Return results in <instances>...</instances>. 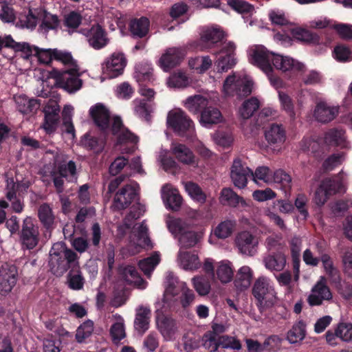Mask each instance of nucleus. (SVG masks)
Here are the masks:
<instances>
[{
	"label": "nucleus",
	"mask_w": 352,
	"mask_h": 352,
	"mask_svg": "<svg viewBox=\"0 0 352 352\" xmlns=\"http://www.w3.org/2000/svg\"><path fill=\"white\" fill-rule=\"evenodd\" d=\"M216 275L222 283L230 282L233 278L234 270L231 262L223 260L216 265Z\"/></svg>",
	"instance_id": "nucleus-39"
},
{
	"label": "nucleus",
	"mask_w": 352,
	"mask_h": 352,
	"mask_svg": "<svg viewBox=\"0 0 352 352\" xmlns=\"http://www.w3.org/2000/svg\"><path fill=\"white\" fill-rule=\"evenodd\" d=\"M235 51L236 45L233 42L229 41L225 43L220 51L215 54L219 55L214 62L217 72H227L236 65L237 60Z\"/></svg>",
	"instance_id": "nucleus-6"
},
{
	"label": "nucleus",
	"mask_w": 352,
	"mask_h": 352,
	"mask_svg": "<svg viewBox=\"0 0 352 352\" xmlns=\"http://www.w3.org/2000/svg\"><path fill=\"white\" fill-rule=\"evenodd\" d=\"M207 105L208 100L201 95L190 96L184 102L186 108L195 114L198 113L201 109L206 107Z\"/></svg>",
	"instance_id": "nucleus-42"
},
{
	"label": "nucleus",
	"mask_w": 352,
	"mask_h": 352,
	"mask_svg": "<svg viewBox=\"0 0 352 352\" xmlns=\"http://www.w3.org/2000/svg\"><path fill=\"white\" fill-rule=\"evenodd\" d=\"M111 131L114 135L118 136L120 143L138 142V137L124 128L120 117L114 116L112 118Z\"/></svg>",
	"instance_id": "nucleus-26"
},
{
	"label": "nucleus",
	"mask_w": 352,
	"mask_h": 352,
	"mask_svg": "<svg viewBox=\"0 0 352 352\" xmlns=\"http://www.w3.org/2000/svg\"><path fill=\"white\" fill-rule=\"evenodd\" d=\"M107 320L111 323L110 335L113 342L117 343L126 337L124 320L120 315L116 314L109 316Z\"/></svg>",
	"instance_id": "nucleus-25"
},
{
	"label": "nucleus",
	"mask_w": 352,
	"mask_h": 352,
	"mask_svg": "<svg viewBox=\"0 0 352 352\" xmlns=\"http://www.w3.org/2000/svg\"><path fill=\"white\" fill-rule=\"evenodd\" d=\"M324 142L330 146H338L342 148L348 147L349 143L346 140L345 132L339 129H329L324 134Z\"/></svg>",
	"instance_id": "nucleus-36"
},
{
	"label": "nucleus",
	"mask_w": 352,
	"mask_h": 352,
	"mask_svg": "<svg viewBox=\"0 0 352 352\" xmlns=\"http://www.w3.org/2000/svg\"><path fill=\"white\" fill-rule=\"evenodd\" d=\"M273 173L267 166H261L257 167L254 172L252 170L251 177L256 184L262 182L266 184H272Z\"/></svg>",
	"instance_id": "nucleus-44"
},
{
	"label": "nucleus",
	"mask_w": 352,
	"mask_h": 352,
	"mask_svg": "<svg viewBox=\"0 0 352 352\" xmlns=\"http://www.w3.org/2000/svg\"><path fill=\"white\" fill-rule=\"evenodd\" d=\"M253 82L247 77L233 73L226 77L223 83L222 94L225 98L248 96L252 91Z\"/></svg>",
	"instance_id": "nucleus-4"
},
{
	"label": "nucleus",
	"mask_w": 352,
	"mask_h": 352,
	"mask_svg": "<svg viewBox=\"0 0 352 352\" xmlns=\"http://www.w3.org/2000/svg\"><path fill=\"white\" fill-rule=\"evenodd\" d=\"M166 225L169 231L175 236L179 237L188 228V224L181 219L168 217Z\"/></svg>",
	"instance_id": "nucleus-49"
},
{
	"label": "nucleus",
	"mask_w": 352,
	"mask_h": 352,
	"mask_svg": "<svg viewBox=\"0 0 352 352\" xmlns=\"http://www.w3.org/2000/svg\"><path fill=\"white\" fill-rule=\"evenodd\" d=\"M223 121L221 111L216 107L205 108L201 113L199 122L205 127H210Z\"/></svg>",
	"instance_id": "nucleus-34"
},
{
	"label": "nucleus",
	"mask_w": 352,
	"mask_h": 352,
	"mask_svg": "<svg viewBox=\"0 0 352 352\" xmlns=\"http://www.w3.org/2000/svg\"><path fill=\"white\" fill-rule=\"evenodd\" d=\"M339 113V106L331 105L322 101L319 102L314 109V116L320 122L327 123L334 120Z\"/></svg>",
	"instance_id": "nucleus-19"
},
{
	"label": "nucleus",
	"mask_w": 352,
	"mask_h": 352,
	"mask_svg": "<svg viewBox=\"0 0 352 352\" xmlns=\"http://www.w3.org/2000/svg\"><path fill=\"white\" fill-rule=\"evenodd\" d=\"M80 75L79 69L72 72L68 69L62 72L55 71L56 84L69 93H74L79 90L82 87V80L78 78Z\"/></svg>",
	"instance_id": "nucleus-9"
},
{
	"label": "nucleus",
	"mask_w": 352,
	"mask_h": 352,
	"mask_svg": "<svg viewBox=\"0 0 352 352\" xmlns=\"http://www.w3.org/2000/svg\"><path fill=\"white\" fill-rule=\"evenodd\" d=\"M272 179V184H280L285 188H291V176L281 169L276 170L273 173Z\"/></svg>",
	"instance_id": "nucleus-60"
},
{
	"label": "nucleus",
	"mask_w": 352,
	"mask_h": 352,
	"mask_svg": "<svg viewBox=\"0 0 352 352\" xmlns=\"http://www.w3.org/2000/svg\"><path fill=\"white\" fill-rule=\"evenodd\" d=\"M67 283L70 289L80 290L82 289L85 280L82 272L79 270V265L76 268H72L67 275Z\"/></svg>",
	"instance_id": "nucleus-45"
},
{
	"label": "nucleus",
	"mask_w": 352,
	"mask_h": 352,
	"mask_svg": "<svg viewBox=\"0 0 352 352\" xmlns=\"http://www.w3.org/2000/svg\"><path fill=\"white\" fill-rule=\"evenodd\" d=\"M265 137L270 145L278 146L286 139L285 130L281 124H272L265 129Z\"/></svg>",
	"instance_id": "nucleus-29"
},
{
	"label": "nucleus",
	"mask_w": 352,
	"mask_h": 352,
	"mask_svg": "<svg viewBox=\"0 0 352 352\" xmlns=\"http://www.w3.org/2000/svg\"><path fill=\"white\" fill-rule=\"evenodd\" d=\"M274 54L270 52L263 46H255L250 52V61L252 64L258 67L266 74L272 71L271 63Z\"/></svg>",
	"instance_id": "nucleus-12"
},
{
	"label": "nucleus",
	"mask_w": 352,
	"mask_h": 352,
	"mask_svg": "<svg viewBox=\"0 0 352 352\" xmlns=\"http://www.w3.org/2000/svg\"><path fill=\"white\" fill-rule=\"evenodd\" d=\"M18 110L23 114L33 113L40 107L37 100L29 99L25 96H17L14 98Z\"/></svg>",
	"instance_id": "nucleus-37"
},
{
	"label": "nucleus",
	"mask_w": 352,
	"mask_h": 352,
	"mask_svg": "<svg viewBox=\"0 0 352 352\" xmlns=\"http://www.w3.org/2000/svg\"><path fill=\"white\" fill-rule=\"evenodd\" d=\"M149 26V20L146 17H141L131 21L129 30L133 36L142 38L148 34Z\"/></svg>",
	"instance_id": "nucleus-38"
},
{
	"label": "nucleus",
	"mask_w": 352,
	"mask_h": 352,
	"mask_svg": "<svg viewBox=\"0 0 352 352\" xmlns=\"http://www.w3.org/2000/svg\"><path fill=\"white\" fill-rule=\"evenodd\" d=\"M122 278L128 283L134 285L138 288L143 289L147 283L139 276L135 268L131 265H122L119 268Z\"/></svg>",
	"instance_id": "nucleus-30"
},
{
	"label": "nucleus",
	"mask_w": 352,
	"mask_h": 352,
	"mask_svg": "<svg viewBox=\"0 0 352 352\" xmlns=\"http://www.w3.org/2000/svg\"><path fill=\"white\" fill-rule=\"evenodd\" d=\"M224 36V32L220 28H206L201 35V42L204 44L201 50L210 48L212 45L221 41Z\"/></svg>",
	"instance_id": "nucleus-32"
},
{
	"label": "nucleus",
	"mask_w": 352,
	"mask_h": 352,
	"mask_svg": "<svg viewBox=\"0 0 352 352\" xmlns=\"http://www.w3.org/2000/svg\"><path fill=\"white\" fill-rule=\"evenodd\" d=\"M274 67L283 73L302 72L305 69V65L289 56L274 54L272 56Z\"/></svg>",
	"instance_id": "nucleus-14"
},
{
	"label": "nucleus",
	"mask_w": 352,
	"mask_h": 352,
	"mask_svg": "<svg viewBox=\"0 0 352 352\" xmlns=\"http://www.w3.org/2000/svg\"><path fill=\"white\" fill-rule=\"evenodd\" d=\"M85 34L87 36L89 44L96 50H99L108 43V38L102 28L100 25L93 26Z\"/></svg>",
	"instance_id": "nucleus-28"
},
{
	"label": "nucleus",
	"mask_w": 352,
	"mask_h": 352,
	"mask_svg": "<svg viewBox=\"0 0 352 352\" xmlns=\"http://www.w3.org/2000/svg\"><path fill=\"white\" fill-rule=\"evenodd\" d=\"M38 228L33 223L31 217H26L23 222L21 240L28 249L34 248L38 242Z\"/></svg>",
	"instance_id": "nucleus-16"
},
{
	"label": "nucleus",
	"mask_w": 352,
	"mask_h": 352,
	"mask_svg": "<svg viewBox=\"0 0 352 352\" xmlns=\"http://www.w3.org/2000/svg\"><path fill=\"white\" fill-rule=\"evenodd\" d=\"M320 184L330 196L336 193L344 192L346 190L345 181L342 173L332 178L324 179Z\"/></svg>",
	"instance_id": "nucleus-33"
},
{
	"label": "nucleus",
	"mask_w": 352,
	"mask_h": 352,
	"mask_svg": "<svg viewBox=\"0 0 352 352\" xmlns=\"http://www.w3.org/2000/svg\"><path fill=\"white\" fill-rule=\"evenodd\" d=\"M234 243L239 252L243 255L252 256L257 252L258 240L249 231L239 232L235 236Z\"/></svg>",
	"instance_id": "nucleus-10"
},
{
	"label": "nucleus",
	"mask_w": 352,
	"mask_h": 352,
	"mask_svg": "<svg viewBox=\"0 0 352 352\" xmlns=\"http://www.w3.org/2000/svg\"><path fill=\"white\" fill-rule=\"evenodd\" d=\"M151 316V311L148 307L140 306L136 309L134 327L135 330L141 335L148 329Z\"/></svg>",
	"instance_id": "nucleus-31"
},
{
	"label": "nucleus",
	"mask_w": 352,
	"mask_h": 352,
	"mask_svg": "<svg viewBox=\"0 0 352 352\" xmlns=\"http://www.w3.org/2000/svg\"><path fill=\"white\" fill-rule=\"evenodd\" d=\"M219 201L223 205L236 207L240 202L243 203V199L236 195L231 188H223L221 192Z\"/></svg>",
	"instance_id": "nucleus-43"
},
{
	"label": "nucleus",
	"mask_w": 352,
	"mask_h": 352,
	"mask_svg": "<svg viewBox=\"0 0 352 352\" xmlns=\"http://www.w3.org/2000/svg\"><path fill=\"white\" fill-rule=\"evenodd\" d=\"M171 151L175 157L182 163L194 166H197V161L193 153L186 145L173 143Z\"/></svg>",
	"instance_id": "nucleus-27"
},
{
	"label": "nucleus",
	"mask_w": 352,
	"mask_h": 352,
	"mask_svg": "<svg viewBox=\"0 0 352 352\" xmlns=\"http://www.w3.org/2000/svg\"><path fill=\"white\" fill-rule=\"evenodd\" d=\"M162 198L166 206L173 210H179L182 202L178 190L170 184H166L162 187Z\"/></svg>",
	"instance_id": "nucleus-23"
},
{
	"label": "nucleus",
	"mask_w": 352,
	"mask_h": 352,
	"mask_svg": "<svg viewBox=\"0 0 352 352\" xmlns=\"http://www.w3.org/2000/svg\"><path fill=\"white\" fill-rule=\"evenodd\" d=\"M18 277L16 267L7 263L0 265V290L9 292L16 285Z\"/></svg>",
	"instance_id": "nucleus-15"
},
{
	"label": "nucleus",
	"mask_w": 352,
	"mask_h": 352,
	"mask_svg": "<svg viewBox=\"0 0 352 352\" xmlns=\"http://www.w3.org/2000/svg\"><path fill=\"white\" fill-rule=\"evenodd\" d=\"M278 98L282 108L291 119L294 120L296 117V113L291 98L285 93L280 91L278 93Z\"/></svg>",
	"instance_id": "nucleus-57"
},
{
	"label": "nucleus",
	"mask_w": 352,
	"mask_h": 352,
	"mask_svg": "<svg viewBox=\"0 0 352 352\" xmlns=\"http://www.w3.org/2000/svg\"><path fill=\"white\" fill-rule=\"evenodd\" d=\"M260 107V102L256 98H251L243 102L239 109V113L243 119L250 118Z\"/></svg>",
	"instance_id": "nucleus-47"
},
{
	"label": "nucleus",
	"mask_w": 352,
	"mask_h": 352,
	"mask_svg": "<svg viewBox=\"0 0 352 352\" xmlns=\"http://www.w3.org/2000/svg\"><path fill=\"white\" fill-rule=\"evenodd\" d=\"M286 256L278 252L264 257L263 263L266 269L271 272H281L285 267Z\"/></svg>",
	"instance_id": "nucleus-35"
},
{
	"label": "nucleus",
	"mask_w": 352,
	"mask_h": 352,
	"mask_svg": "<svg viewBox=\"0 0 352 352\" xmlns=\"http://www.w3.org/2000/svg\"><path fill=\"white\" fill-rule=\"evenodd\" d=\"M34 56L43 64H49L54 59V50L35 47Z\"/></svg>",
	"instance_id": "nucleus-62"
},
{
	"label": "nucleus",
	"mask_w": 352,
	"mask_h": 352,
	"mask_svg": "<svg viewBox=\"0 0 352 352\" xmlns=\"http://www.w3.org/2000/svg\"><path fill=\"white\" fill-rule=\"evenodd\" d=\"M188 78L183 72H178L172 74L168 79V87L173 88H184L188 85Z\"/></svg>",
	"instance_id": "nucleus-55"
},
{
	"label": "nucleus",
	"mask_w": 352,
	"mask_h": 352,
	"mask_svg": "<svg viewBox=\"0 0 352 352\" xmlns=\"http://www.w3.org/2000/svg\"><path fill=\"white\" fill-rule=\"evenodd\" d=\"M333 54L337 60L346 62L351 60V52L348 47L340 45L335 47Z\"/></svg>",
	"instance_id": "nucleus-64"
},
{
	"label": "nucleus",
	"mask_w": 352,
	"mask_h": 352,
	"mask_svg": "<svg viewBox=\"0 0 352 352\" xmlns=\"http://www.w3.org/2000/svg\"><path fill=\"white\" fill-rule=\"evenodd\" d=\"M305 324L302 321H298L288 331L287 340L290 344L298 343L305 338Z\"/></svg>",
	"instance_id": "nucleus-41"
},
{
	"label": "nucleus",
	"mask_w": 352,
	"mask_h": 352,
	"mask_svg": "<svg viewBox=\"0 0 352 352\" xmlns=\"http://www.w3.org/2000/svg\"><path fill=\"white\" fill-rule=\"evenodd\" d=\"M186 54V52L184 47L168 48L159 60L160 66L164 71H168L178 65Z\"/></svg>",
	"instance_id": "nucleus-17"
},
{
	"label": "nucleus",
	"mask_w": 352,
	"mask_h": 352,
	"mask_svg": "<svg viewBox=\"0 0 352 352\" xmlns=\"http://www.w3.org/2000/svg\"><path fill=\"white\" fill-rule=\"evenodd\" d=\"M252 275V270L249 266L241 267L237 272L236 279L234 281L236 287L241 291L248 288L251 284Z\"/></svg>",
	"instance_id": "nucleus-40"
},
{
	"label": "nucleus",
	"mask_w": 352,
	"mask_h": 352,
	"mask_svg": "<svg viewBox=\"0 0 352 352\" xmlns=\"http://www.w3.org/2000/svg\"><path fill=\"white\" fill-rule=\"evenodd\" d=\"M40 21H42V25L47 29H54L58 26V19L56 15L47 12L43 8H39Z\"/></svg>",
	"instance_id": "nucleus-58"
},
{
	"label": "nucleus",
	"mask_w": 352,
	"mask_h": 352,
	"mask_svg": "<svg viewBox=\"0 0 352 352\" xmlns=\"http://www.w3.org/2000/svg\"><path fill=\"white\" fill-rule=\"evenodd\" d=\"M192 283L195 291L200 296H206L210 291V283L204 276H195L192 280Z\"/></svg>",
	"instance_id": "nucleus-52"
},
{
	"label": "nucleus",
	"mask_w": 352,
	"mask_h": 352,
	"mask_svg": "<svg viewBox=\"0 0 352 352\" xmlns=\"http://www.w3.org/2000/svg\"><path fill=\"white\" fill-rule=\"evenodd\" d=\"M200 236L195 232L190 230L188 228L179 237L181 245L186 248L195 246L199 241Z\"/></svg>",
	"instance_id": "nucleus-53"
},
{
	"label": "nucleus",
	"mask_w": 352,
	"mask_h": 352,
	"mask_svg": "<svg viewBox=\"0 0 352 352\" xmlns=\"http://www.w3.org/2000/svg\"><path fill=\"white\" fill-rule=\"evenodd\" d=\"M156 327L165 340L174 339L178 331L175 320L162 314L156 317Z\"/></svg>",
	"instance_id": "nucleus-18"
},
{
	"label": "nucleus",
	"mask_w": 352,
	"mask_h": 352,
	"mask_svg": "<svg viewBox=\"0 0 352 352\" xmlns=\"http://www.w3.org/2000/svg\"><path fill=\"white\" fill-rule=\"evenodd\" d=\"M166 289L164 299L171 300L172 298L178 296L180 303L184 308L188 307L195 300V294L184 282H180L173 273L168 272L166 277Z\"/></svg>",
	"instance_id": "nucleus-3"
},
{
	"label": "nucleus",
	"mask_w": 352,
	"mask_h": 352,
	"mask_svg": "<svg viewBox=\"0 0 352 352\" xmlns=\"http://www.w3.org/2000/svg\"><path fill=\"white\" fill-rule=\"evenodd\" d=\"M333 298V294L327 285L326 277L320 276L318 281L311 289L307 297V302L310 306H319L324 302H329Z\"/></svg>",
	"instance_id": "nucleus-7"
},
{
	"label": "nucleus",
	"mask_w": 352,
	"mask_h": 352,
	"mask_svg": "<svg viewBox=\"0 0 352 352\" xmlns=\"http://www.w3.org/2000/svg\"><path fill=\"white\" fill-rule=\"evenodd\" d=\"M252 170L243 163L239 157L234 159L230 167V176L234 186L244 188L248 184V179L251 177Z\"/></svg>",
	"instance_id": "nucleus-11"
},
{
	"label": "nucleus",
	"mask_w": 352,
	"mask_h": 352,
	"mask_svg": "<svg viewBox=\"0 0 352 352\" xmlns=\"http://www.w3.org/2000/svg\"><path fill=\"white\" fill-rule=\"evenodd\" d=\"M94 331V322L88 320L83 322L76 330V339L78 342H82L89 338Z\"/></svg>",
	"instance_id": "nucleus-56"
},
{
	"label": "nucleus",
	"mask_w": 352,
	"mask_h": 352,
	"mask_svg": "<svg viewBox=\"0 0 352 352\" xmlns=\"http://www.w3.org/2000/svg\"><path fill=\"white\" fill-rule=\"evenodd\" d=\"M236 222L233 220H225L217 225L214 230V234L219 239H225L232 234Z\"/></svg>",
	"instance_id": "nucleus-48"
},
{
	"label": "nucleus",
	"mask_w": 352,
	"mask_h": 352,
	"mask_svg": "<svg viewBox=\"0 0 352 352\" xmlns=\"http://www.w3.org/2000/svg\"><path fill=\"white\" fill-rule=\"evenodd\" d=\"M276 280L280 286L287 287L286 293L291 294L294 290V285L292 283V276L290 272H284L276 277Z\"/></svg>",
	"instance_id": "nucleus-63"
},
{
	"label": "nucleus",
	"mask_w": 352,
	"mask_h": 352,
	"mask_svg": "<svg viewBox=\"0 0 352 352\" xmlns=\"http://www.w3.org/2000/svg\"><path fill=\"white\" fill-rule=\"evenodd\" d=\"M89 114L95 124L101 130L109 127L110 113L109 109L102 103H97L89 109Z\"/></svg>",
	"instance_id": "nucleus-20"
},
{
	"label": "nucleus",
	"mask_w": 352,
	"mask_h": 352,
	"mask_svg": "<svg viewBox=\"0 0 352 352\" xmlns=\"http://www.w3.org/2000/svg\"><path fill=\"white\" fill-rule=\"evenodd\" d=\"M252 293L261 313L272 309L278 302L274 283L268 277H258L253 285Z\"/></svg>",
	"instance_id": "nucleus-2"
},
{
	"label": "nucleus",
	"mask_w": 352,
	"mask_h": 352,
	"mask_svg": "<svg viewBox=\"0 0 352 352\" xmlns=\"http://www.w3.org/2000/svg\"><path fill=\"white\" fill-rule=\"evenodd\" d=\"M177 263L182 269L190 272L197 271L201 266L197 254L186 251H179Z\"/></svg>",
	"instance_id": "nucleus-21"
},
{
	"label": "nucleus",
	"mask_w": 352,
	"mask_h": 352,
	"mask_svg": "<svg viewBox=\"0 0 352 352\" xmlns=\"http://www.w3.org/2000/svg\"><path fill=\"white\" fill-rule=\"evenodd\" d=\"M126 62V58L122 52H113L102 63V72L110 78H116L123 73Z\"/></svg>",
	"instance_id": "nucleus-8"
},
{
	"label": "nucleus",
	"mask_w": 352,
	"mask_h": 352,
	"mask_svg": "<svg viewBox=\"0 0 352 352\" xmlns=\"http://www.w3.org/2000/svg\"><path fill=\"white\" fill-rule=\"evenodd\" d=\"M49 265L52 272L62 276L69 268L78 265V257L74 251L68 249L65 243L58 242L53 245L50 252Z\"/></svg>",
	"instance_id": "nucleus-1"
},
{
	"label": "nucleus",
	"mask_w": 352,
	"mask_h": 352,
	"mask_svg": "<svg viewBox=\"0 0 352 352\" xmlns=\"http://www.w3.org/2000/svg\"><path fill=\"white\" fill-rule=\"evenodd\" d=\"M227 6L230 9L240 14H251L254 10V6L247 1H228Z\"/></svg>",
	"instance_id": "nucleus-61"
},
{
	"label": "nucleus",
	"mask_w": 352,
	"mask_h": 352,
	"mask_svg": "<svg viewBox=\"0 0 352 352\" xmlns=\"http://www.w3.org/2000/svg\"><path fill=\"white\" fill-rule=\"evenodd\" d=\"M54 59L62 63L64 65L68 67L69 69H72V72L78 70V65L76 61L73 58L71 53L68 52L54 49Z\"/></svg>",
	"instance_id": "nucleus-46"
},
{
	"label": "nucleus",
	"mask_w": 352,
	"mask_h": 352,
	"mask_svg": "<svg viewBox=\"0 0 352 352\" xmlns=\"http://www.w3.org/2000/svg\"><path fill=\"white\" fill-rule=\"evenodd\" d=\"M54 165L58 170V173L62 177H76V163L72 160H68V157L66 155L63 153H57L54 157Z\"/></svg>",
	"instance_id": "nucleus-22"
},
{
	"label": "nucleus",
	"mask_w": 352,
	"mask_h": 352,
	"mask_svg": "<svg viewBox=\"0 0 352 352\" xmlns=\"http://www.w3.org/2000/svg\"><path fill=\"white\" fill-rule=\"evenodd\" d=\"M38 214L40 221L45 227L49 228L54 223V216L49 205L42 204L38 208Z\"/></svg>",
	"instance_id": "nucleus-54"
},
{
	"label": "nucleus",
	"mask_w": 352,
	"mask_h": 352,
	"mask_svg": "<svg viewBox=\"0 0 352 352\" xmlns=\"http://www.w3.org/2000/svg\"><path fill=\"white\" fill-rule=\"evenodd\" d=\"M167 125L179 135H192L195 132L192 120L180 109L170 111L167 116Z\"/></svg>",
	"instance_id": "nucleus-5"
},
{
	"label": "nucleus",
	"mask_w": 352,
	"mask_h": 352,
	"mask_svg": "<svg viewBox=\"0 0 352 352\" xmlns=\"http://www.w3.org/2000/svg\"><path fill=\"white\" fill-rule=\"evenodd\" d=\"M338 338L343 342H349L352 340V323L340 322L336 327Z\"/></svg>",
	"instance_id": "nucleus-59"
},
{
	"label": "nucleus",
	"mask_w": 352,
	"mask_h": 352,
	"mask_svg": "<svg viewBox=\"0 0 352 352\" xmlns=\"http://www.w3.org/2000/svg\"><path fill=\"white\" fill-rule=\"evenodd\" d=\"M3 47L11 48L23 58L29 59L34 56L36 46H31L25 42L17 43L10 36H7L3 38Z\"/></svg>",
	"instance_id": "nucleus-24"
},
{
	"label": "nucleus",
	"mask_w": 352,
	"mask_h": 352,
	"mask_svg": "<svg viewBox=\"0 0 352 352\" xmlns=\"http://www.w3.org/2000/svg\"><path fill=\"white\" fill-rule=\"evenodd\" d=\"M184 187L186 191L192 199L201 204L205 203L206 195L197 184L188 182L184 183Z\"/></svg>",
	"instance_id": "nucleus-51"
},
{
	"label": "nucleus",
	"mask_w": 352,
	"mask_h": 352,
	"mask_svg": "<svg viewBox=\"0 0 352 352\" xmlns=\"http://www.w3.org/2000/svg\"><path fill=\"white\" fill-rule=\"evenodd\" d=\"M139 188L138 184L135 182L125 185L116 194L114 207L118 210L127 208L135 198Z\"/></svg>",
	"instance_id": "nucleus-13"
},
{
	"label": "nucleus",
	"mask_w": 352,
	"mask_h": 352,
	"mask_svg": "<svg viewBox=\"0 0 352 352\" xmlns=\"http://www.w3.org/2000/svg\"><path fill=\"white\" fill-rule=\"evenodd\" d=\"M160 261V254L157 252H155L151 256L141 260L139 262V267L146 276H150L151 272Z\"/></svg>",
	"instance_id": "nucleus-50"
}]
</instances>
